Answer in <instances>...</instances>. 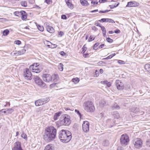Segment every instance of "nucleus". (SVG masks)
Instances as JSON below:
<instances>
[{
    "label": "nucleus",
    "mask_w": 150,
    "mask_h": 150,
    "mask_svg": "<svg viewBox=\"0 0 150 150\" xmlns=\"http://www.w3.org/2000/svg\"><path fill=\"white\" fill-rule=\"evenodd\" d=\"M47 31L50 33H52L54 32V28L52 26L49 25H47L46 27Z\"/></svg>",
    "instance_id": "obj_16"
},
{
    "label": "nucleus",
    "mask_w": 150,
    "mask_h": 150,
    "mask_svg": "<svg viewBox=\"0 0 150 150\" xmlns=\"http://www.w3.org/2000/svg\"><path fill=\"white\" fill-rule=\"evenodd\" d=\"M23 11H16L14 12V14L16 16H20L21 15V13H22V12Z\"/></svg>",
    "instance_id": "obj_33"
},
{
    "label": "nucleus",
    "mask_w": 150,
    "mask_h": 150,
    "mask_svg": "<svg viewBox=\"0 0 150 150\" xmlns=\"http://www.w3.org/2000/svg\"><path fill=\"white\" fill-rule=\"evenodd\" d=\"M3 113L5 114L6 115H7V111L6 110V109H3Z\"/></svg>",
    "instance_id": "obj_63"
},
{
    "label": "nucleus",
    "mask_w": 150,
    "mask_h": 150,
    "mask_svg": "<svg viewBox=\"0 0 150 150\" xmlns=\"http://www.w3.org/2000/svg\"><path fill=\"white\" fill-rule=\"evenodd\" d=\"M85 45H84L83 47L82 48V52L83 53H84L85 51L86 50L87 48L86 47H85Z\"/></svg>",
    "instance_id": "obj_42"
},
{
    "label": "nucleus",
    "mask_w": 150,
    "mask_h": 150,
    "mask_svg": "<svg viewBox=\"0 0 150 150\" xmlns=\"http://www.w3.org/2000/svg\"><path fill=\"white\" fill-rule=\"evenodd\" d=\"M108 22L112 23H115V22L114 21L111 19L108 18Z\"/></svg>",
    "instance_id": "obj_45"
},
{
    "label": "nucleus",
    "mask_w": 150,
    "mask_h": 150,
    "mask_svg": "<svg viewBox=\"0 0 150 150\" xmlns=\"http://www.w3.org/2000/svg\"><path fill=\"white\" fill-rule=\"evenodd\" d=\"M146 144L148 147H150V140H148L146 141Z\"/></svg>",
    "instance_id": "obj_44"
},
{
    "label": "nucleus",
    "mask_w": 150,
    "mask_h": 150,
    "mask_svg": "<svg viewBox=\"0 0 150 150\" xmlns=\"http://www.w3.org/2000/svg\"><path fill=\"white\" fill-rule=\"evenodd\" d=\"M112 58V56L111 55H110L109 56L107 57L103 58V59H111Z\"/></svg>",
    "instance_id": "obj_56"
},
{
    "label": "nucleus",
    "mask_w": 150,
    "mask_h": 150,
    "mask_svg": "<svg viewBox=\"0 0 150 150\" xmlns=\"http://www.w3.org/2000/svg\"><path fill=\"white\" fill-rule=\"evenodd\" d=\"M62 112H59L55 113L54 116V120H57L58 119L59 117L61 115Z\"/></svg>",
    "instance_id": "obj_22"
},
{
    "label": "nucleus",
    "mask_w": 150,
    "mask_h": 150,
    "mask_svg": "<svg viewBox=\"0 0 150 150\" xmlns=\"http://www.w3.org/2000/svg\"><path fill=\"white\" fill-rule=\"evenodd\" d=\"M83 130L85 132L88 131L89 129V123L87 121H84L82 125Z\"/></svg>",
    "instance_id": "obj_12"
},
{
    "label": "nucleus",
    "mask_w": 150,
    "mask_h": 150,
    "mask_svg": "<svg viewBox=\"0 0 150 150\" xmlns=\"http://www.w3.org/2000/svg\"><path fill=\"white\" fill-rule=\"evenodd\" d=\"M6 110L7 111V115L11 114L14 111L13 109L12 108L6 109Z\"/></svg>",
    "instance_id": "obj_24"
},
{
    "label": "nucleus",
    "mask_w": 150,
    "mask_h": 150,
    "mask_svg": "<svg viewBox=\"0 0 150 150\" xmlns=\"http://www.w3.org/2000/svg\"><path fill=\"white\" fill-rule=\"evenodd\" d=\"M23 75L25 79L30 80L32 78V75L28 69L26 68L24 70Z\"/></svg>",
    "instance_id": "obj_8"
},
{
    "label": "nucleus",
    "mask_w": 150,
    "mask_h": 150,
    "mask_svg": "<svg viewBox=\"0 0 150 150\" xmlns=\"http://www.w3.org/2000/svg\"><path fill=\"white\" fill-rule=\"evenodd\" d=\"M75 111L76 113L79 116L80 118H81L82 115L80 113V112H79V111L78 110L76 109L75 110Z\"/></svg>",
    "instance_id": "obj_41"
},
{
    "label": "nucleus",
    "mask_w": 150,
    "mask_h": 150,
    "mask_svg": "<svg viewBox=\"0 0 150 150\" xmlns=\"http://www.w3.org/2000/svg\"><path fill=\"white\" fill-rule=\"evenodd\" d=\"M137 2L135 1L128 2L126 6L127 7H134L137 5Z\"/></svg>",
    "instance_id": "obj_17"
},
{
    "label": "nucleus",
    "mask_w": 150,
    "mask_h": 150,
    "mask_svg": "<svg viewBox=\"0 0 150 150\" xmlns=\"http://www.w3.org/2000/svg\"><path fill=\"white\" fill-rule=\"evenodd\" d=\"M54 78H55L54 79V80L55 81L56 80H57L58 78V75L57 74H54Z\"/></svg>",
    "instance_id": "obj_57"
},
{
    "label": "nucleus",
    "mask_w": 150,
    "mask_h": 150,
    "mask_svg": "<svg viewBox=\"0 0 150 150\" xmlns=\"http://www.w3.org/2000/svg\"><path fill=\"white\" fill-rule=\"evenodd\" d=\"M21 5L24 7H26L27 6V3L25 1H23L21 2Z\"/></svg>",
    "instance_id": "obj_29"
},
{
    "label": "nucleus",
    "mask_w": 150,
    "mask_h": 150,
    "mask_svg": "<svg viewBox=\"0 0 150 150\" xmlns=\"http://www.w3.org/2000/svg\"><path fill=\"white\" fill-rule=\"evenodd\" d=\"M30 69L33 72L39 73L42 70L41 67L38 63H35L30 66Z\"/></svg>",
    "instance_id": "obj_5"
},
{
    "label": "nucleus",
    "mask_w": 150,
    "mask_h": 150,
    "mask_svg": "<svg viewBox=\"0 0 150 150\" xmlns=\"http://www.w3.org/2000/svg\"><path fill=\"white\" fill-rule=\"evenodd\" d=\"M21 136L24 139L27 138V135L25 133H23V134L21 135Z\"/></svg>",
    "instance_id": "obj_53"
},
{
    "label": "nucleus",
    "mask_w": 150,
    "mask_h": 150,
    "mask_svg": "<svg viewBox=\"0 0 150 150\" xmlns=\"http://www.w3.org/2000/svg\"><path fill=\"white\" fill-rule=\"evenodd\" d=\"M61 18L64 19H66L67 18L66 16L64 15H63L61 16Z\"/></svg>",
    "instance_id": "obj_58"
},
{
    "label": "nucleus",
    "mask_w": 150,
    "mask_h": 150,
    "mask_svg": "<svg viewBox=\"0 0 150 150\" xmlns=\"http://www.w3.org/2000/svg\"><path fill=\"white\" fill-rule=\"evenodd\" d=\"M64 109L65 110L67 111L68 110H73V109L72 108H71L69 107H65L64 108Z\"/></svg>",
    "instance_id": "obj_51"
},
{
    "label": "nucleus",
    "mask_w": 150,
    "mask_h": 150,
    "mask_svg": "<svg viewBox=\"0 0 150 150\" xmlns=\"http://www.w3.org/2000/svg\"><path fill=\"white\" fill-rule=\"evenodd\" d=\"M95 38V37L91 35L90 36L88 40V41L89 42H90L92 41Z\"/></svg>",
    "instance_id": "obj_36"
},
{
    "label": "nucleus",
    "mask_w": 150,
    "mask_h": 150,
    "mask_svg": "<svg viewBox=\"0 0 150 150\" xmlns=\"http://www.w3.org/2000/svg\"><path fill=\"white\" fill-rule=\"evenodd\" d=\"M68 6L71 9H73L74 8V6L73 4L70 2V4H67Z\"/></svg>",
    "instance_id": "obj_40"
},
{
    "label": "nucleus",
    "mask_w": 150,
    "mask_h": 150,
    "mask_svg": "<svg viewBox=\"0 0 150 150\" xmlns=\"http://www.w3.org/2000/svg\"><path fill=\"white\" fill-rule=\"evenodd\" d=\"M112 114L113 117L116 119H118L120 116L119 113L117 111H114L112 112Z\"/></svg>",
    "instance_id": "obj_20"
},
{
    "label": "nucleus",
    "mask_w": 150,
    "mask_h": 150,
    "mask_svg": "<svg viewBox=\"0 0 150 150\" xmlns=\"http://www.w3.org/2000/svg\"><path fill=\"white\" fill-rule=\"evenodd\" d=\"M84 109L87 112H92L95 110V108L93 103L91 101H88L84 103Z\"/></svg>",
    "instance_id": "obj_4"
},
{
    "label": "nucleus",
    "mask_w": 150,
    "mask_h": 150,
    "mask_svg": "<svg viewBox=\"0 0 150 150\" xmlns=\"http://www.w3.org/2000/svg\"><path fill=\"white\" fill-rule=\"evenodd\" d=\"M54 148L53 145L52 144H50L47 145L44 150H54Z\"/></svg>",
    "instance_id": "obj_18"
},
{
    "label": "nucleus",
    "mask_w": 150,
    "mask_h": 150,
    "mask_svg": "<svg viewBox=\"0 0 150 150\" xmlns=\"http://www.w3.org/2000/svg\"><path fill=\"white\" fill-rule=\"evenodd\" d=\"M95 25L97 26H99L101 28V27H102L103 26H102L100 24V23H96L95 24Z\"/></svg>",
    "instance_id": "obj_62"
},
{
    "label": "nucleus",
    "mask_w": 150,
    "mask_h": 150,
    "mask_svg": "<svg viewBox=\"0 0 150 150\" xmlns=\"http://www.w3.org/2000/svg\"><path fill=\"white\" fill-rule=\"evenodd\" d=\"M129 141V137L126 134H123L122 135L120 138V143L122 145H127Z\"/></svg>",
    "instance_id": "obj_7"
},
{
    "label": "nucleus",
    "mask_w": 150,
    "mask_h": 150,
    "mask_svg": "<svg viewBox=\"0 0 150 150\" xmlns=\"http://www.w3.org/2000/svg\"><path fill=\"white\" fill-rule=\"evenodd\" d=\"M134 146L136 148L139 149L142 147V141L139 138H137L134 140Z\"/></svg>",
    "instance_id": "obj_10"
},
{
    "label": "nucleus",
    "mask_w": 150,
    "mask_h": 150,
    "mask_svg": "<svg viewBox=\"0 0 150 150\" xmlns=\"http://www.w3.org/2000/svg\"><path fill=\"white\" fill-rule=\"evenodd\" d=\"M105 45L104 44H101L99 47V48L100 49H101Z\"/></svg>",
    "instance_id": "obj_64"
},
{
    "label": "nucleus",
    "mask_w": 150,
    "mask_h": 150,
    "mask_svg": "<svg viewBox=\"0 0 150 150\" xmlns=\"http://www.w3.org/2000/svg\"><path fill=\"white\" fill-rule=\"evenodd\" d=\"M60 54L63 56H64L66 54L63 51H61L60 53Z\"/></svg>",
    "instance_id": "obj_59"
},
{
    "label": "nucleus",
    "mask_w": 150,
    "mask_h": 150,
    "mask_svg": "<svg viewBox=\"0 0 150 150\" xmlns=\"http://www.w3.org/2000/svg\"><path fill=\"white\" fill-rule=\"evenodd\" d=\"M106 40L108 42L110 43H112V42L113 40L111 39L110 38H106Z\"/></svg>",
    "instance_id": "obj_43"
},
{
    "label": "nucleus",
    "mask_w": 150,
    "mask_h": 150,
    "mask_svg": "<svg viewBox=\"0 0 150 150\" xmlns=\"http://www.w3.org/2000/svg\"><path fill=\"white\" fill-rule=\"evenodd\" d=\"M57 130L53 126H50L45 129L43 139L45 141L50 142L55 138Z\"/></svg>",
    "instance_id": "obj_1"
},
{
    "label": "nucleus",
    "mask_w": 150,
    "mask_h": 150,
    "mask_svg": "<svg viewBox=\"0 0 150 150\" xmlns=\"http://www.w3.org/2000/svg\"><path fill=\"white\" fill-rule=\"evenodd\" d=\"M35 83L39 87L43 88L45 87L46 84L39 77L35 76L33 77Z\"/></svg>",
    "instance_id": "obj_6"
},
{
    "label": "nucleus",
    "mask_w": 150,
    "mask_h": 150,
    "mask_svg": "<svg viewBox=\"0 0 150 150\" xmlns=\"http://www.w3.org/2000/svg\"><path fill=\"white\" fill-rule=\"evenodd\" d=\"M119 4V3H118L116 6L115 5V6H113L112 5H110V8L111 9H112V8H114L115 7H117V6H118Z\"/></svg>",
    "instance_id": "obj_52"
},
{
    "label": "nucleus",
    "mask_w": 150,
    "mask_h": 150,
    "mask_svg": "<svg viewBox=\"0 0 150 150\" xmlns=\"http://www.w3.org/2000/svg\"><path fill=\"white\" fill-rule=\"evenodd\" d=\"M99 74V72L98 71L96 70L95 71V74L94 75L95 77H97L98 76Z\"/></svg>",
    "instance_id": "obj_48"
},
{
    "label": "nucleus",
    "mask_w": 150,
    "mask_h": 150,
    "mask_svg": "<svg viewBox=\"0 0 150 150\" xmlns=\"http://www.w3.org/2000/svg\"><path fill=\"white\" fill-rule=\"evenodd\" d=\"M25 50L24 49H23L21 50L18 51L17 54L18 55H22L24 54L25 52Z\"/></svg>",
    "instance_id": "obj_25"
},
{
    "label": "nucleus",
    "mask_w": 150,
    "mask_h": 150,
    "mask_svg": "<svg viewBox=\"0 0 150 150\" xmlns=\"http://www.w3.org/2000/svg\"><path fill=\"white\" fill-rule=\"evenodd\" d=\"M59 138L63 142H68L72 138L71 133L68 130L62 129L60 131Z\"/></svg>",
    "instance_id": "obj_2"
},
{
    "label": "nucleus",
    "mask_w": 150,
    "mask_h": 150,
    "mask_svg": "<svg viewBox=\"0 0 150 150\" xmlns=\"http://www.w3.org/2000/svg\"><path fill=\"white\" fill-rule=\"evenodd\" d=\"M49 100L48 98L39 99L36 101L35 103L36 106L42 105L47 103L49 101Z\"/></svg>",
    "instance_id": "obj_9"
},
{
    "label": "nucleus",
    "mask_w": 150,
    "mask_h": 150,
    "mask_svg": "<svg viewBox=\"0 0 150 150\" xmlns=\"http://www.w3.org/2000/svg\"><path fill=\"white\" fill-rule=\"evenodd\" d=\"M110 10H106L105 11H99V13H105L110 11Z\"/></svg>",
    "instance_id": "obj_49"
},
{
    "label": "nucleus",
    "mask_w": 150,
    "mask_h": 150,
    "mask_svg": "<svg viewBox=\"0 0 150 150\" xmlns=\"http://www.w3.org/2000/svg\"><path fill=\"white\" fill-rule=\"evenodd\" d=\"M103 82L104 83L106 84L108 87H110L111 86V83L110 82H108L107 81H105Z\"/></svg>",
    "instance_id": "obj_35"
},
{
    "label": "nucleus",
    "mask_w": 150,
    "mask_h": 150,
    "mask_svg": "<svg viewBox=\"0 0 150 150\" xmlns=\"http://www.w3.org/2000/svg\"><path fill=\"white\" fill-rule=\"evenodd\" d=\"M9 31L8 30L6 29L4 30L3 32V34L4 36L7 35L9 33Z\"/></svg>",
    "instance_id": "obj_32"
},
{
    "label": "nucleus",
    "mask_w": 150,
    "mask_h": 150,
    "mask_svg": "<svg viewBox=\"0 0 150 150\" xmlns=\"http://www.w3.org/2000/svg\"><path fill=\"white\" fill-rule=\"evenodd\" d=\"M144 67L145 69L150 73V64H145Z\"/></svg>",
    "instance_id": "obj_23"
},
{
    "label": "nucleus",
    "mask_w": 150,
    "mask_h": 150,
    "mask_svg": "<svg viewBox=\"0 0 150 150\" xmlns=\"http://www.w3.org/2000/svg\"><path fill=\"white\" fill-rule=\"evenodd\" d=\"M14 43L15 44L18 45H20L21 43V41L19 40H16Z\"/></svg>",
    "instance_id": "obj_54"
},
{
    "label": "nucleus",
    "mask_w": 150,
    "mask_h": 150,
    "mask_svg": "<svg viewBox=\"0 0 150 150\" xmlns=\"http://www.w3.org/2000/svg\"><path fill=\"white\" fill-rule=\"evenodd\" d=\"M130 111L135 113H138L140 115H143L144 113V112H140L139 109L138 108L133 107L130 109Z\"/></svg>",
    "instance_id": "obj_14"
},
{
    "label": "nucleus",
    "mask_w": 150,
    "mask_h": 150,
    "mask_svg": "<svg viewBox=\"0 0 150 150\" xmlns=\"http://www.w3.org/2000/svg\"><path fill=\"white\" fill-rule=\"evenodd\" d=\"M105 104V102L104 100H101L99 103V105L100 107H103Z\"/></svg>",
    "instance_id": "obj_30"
},
{
    "label": "nucleus",
    "mask_w": 150,
    "mask_h": 150,
    "mask_svg": "<svg viewBox=\"0 0 150 150\" xmlns=\"http://www.w3.org/2000/svg\"><path fill=\"white\" fill-rule=\"evenodd\" d=\"M89 54L87 53H83V56L85 58H87L89 57Z\"/></svg>",
    "instance_id": "obj_47"
},
{
    "label": "nucleus",
    "mask_w": 150,
    "mask_h": 150,
    "mask_svg": "<svg viewBox=\"0 0 150 150\" xmlns=\"http://www.w3.org/2000/svg\"><path fill=\"white\" fill-rule=\"evenodd\" d=\"M98 3L97 1H92L91 3V6H96V5Z\"/></svg>",
    "instance_id": "obj_37"
},
{
    "label": "nucleus",
    "mask_w": 150,
    "mask_h": 150,
    "mask_svg": "<svg viewBox=\"0 0 150 150\" xmlns=\"http://www.w3.org/2000/svg\"><path fill=\"white\" fill-rule=\"evenodd\" d=\"M57 84V83H52L50 84V88H54Z\"/></svg>",
    "instance_id": "obj_50"
},
{
    "label": "nucleus",
    "mask_w": 150,
    "mask_h": 150,
    "mask_svg": "<svg viewBox=\"0 0 150 150\" xmlns=\"http://www.w3.org/2000/svg\"><path fill=\"white\" fill-rule=\"evenodd\" d=\"M37 26L39 30L42 32L43 31L44 28L43 26H41L40 25H38Z\"/></svg>",
    "instance_id": "obj_34"
},
{
    "label": "nucleus",
    "mask_w": 150,
    "mask_h": 150,
    "mask_svg": "<svg viewBox=\"0 0 150 150\" xmlns=\"http://www.w3.org/2000/svg\"><path fill=\"white\" fill-rule=\"evenodd\" d=\"M72 81L74 82L75 84L78 83L79 81V79L78 78H74L72 79Z\"/></svg>",
    "instance_id": "obj_26"
},
{
    "label": "nucleus",
    "mask_w": 150,
    "mask_h": 150,
    "mask_svg": "<svg viewBox=\"0 0 150 150\" xmlns=\"http://www.w3.org/2000/svg\"><path fill=\"white\" fill-rule=\"evenodd\" d=\"M99 43H96L93 46V49L95 50H96L97 49H96L98 46L99 45Z\"/></svg>",
    "instance_id": "obj_46"
},
{
    "label": "nucleus",
    "mask_w": 150,
    "mask_h": 150,
    "mask_svg": "<svg viewBox=\"0 0 150 150\" xmlns=\"http://www.w3.org/2000/svg\"><path fill=\"white\" fill-rule=\"evenodd\" d=\"M70 117L67 115H62L59 119V123L61 125L68 126L70 124Z\"/></svg>",
    "instance_id": "obj_3"
},
{
    "label": "nucleus",
    "mask_w": 150,
    "mask_h": 150,
    "mask_svg": "<svg viewBox=\"0 0 150 150\" xmlns=\"http://www.w3.org/2000/svg\"><path fill=\"white\" fill-rule=\"evenodd\" d=\"M120 32V30L119 29H117L115 30L114 31V33H119Z\"/></svg>",
    "instance_id": "obj_61"
},
{
    "label": "nucleus",
    "mask_w": 150,
    "mask_h": 150,
    "mask_svg": "<svg viewBox=\"0 0 150 150\" xmlns=\"http://www.w3.org/2000/svg\"><path fill=\"white\" fill-rule=\"evenodd\" d=\"M118 63L120 64H125V62L124 61L121 60H118Z\"/></svg>",
    "instance_id": "obj_55"
},
{
    "label": "nucleus",
    "mask_w": 150,
    "mask_h": 150,
    "mask_svg": "<svg viewBox=\"0 0 150 150\" xmlns=\"http://www.w3.org/2000/svg\"><path fill=\"white\" fill-rule=\"evenodd\" d=\"M99 21H102L103 22H108V18H102L101 20H99Z\"/></svg>",
    "instance_id": "obj_39"
},
{
    "label": "nucleus",
    "mask_w": 150,
    "mask_h": 150,
    "mask_svg": "<svg viewBox=\"0 0 150 150\" xmlns=\"http://www.w3.org/2000/svg\"><path fill=\"white\" fill-rule=\"evenodd\" d=\"M103 145L105 146H107L109 144V142L108 140L105 141L103 143Z\"/></svg>",
    "instance_id": "obj_38"
},
{
    "label": "nucleus",
    "mask_w": 150,
    "mask_h": 150,
    "mask_svg": "<svg viewBox=\"0 0 150 150\" xmlns=\"http://www.w3.org/2000/svg\"><path fill=\"white\" fill-rule=\"evenodd\" d=\"M101 29L103 31V36L105 37L106 35V31L105 27L104 26L101 27Z\"/></svg>",
    "instance_id": "obj_31"
},
{
    "label": "nucleus",
    "mask_w": 150,
    "mask_h": 150,
    "mask_svg": "<svg viewBox=\"0 0 150 150\" xmlns=\"http://www.w3.org/2000/svg\"><path fill=\"white\" fill-rule=\"evenodd\" d=\"M43 80L46 82H49L52 79L51 76L48 74H44L42 76Z\"/></svg>",
    "instance_id": "obj_11"
},
{
    "label": "nucleus",
    "mask_w": 150,
    "mask_h": 150,
    "mask_svg": "<svg viewBox=\"0 0 150 150\" xmlns=\"http://www.w3.org/2000/svg\"><path fill=\"white\" fill-rule=\"evenodd\" d=\"M51 2V0H45V2L48 4H50Z\"/></svg>",
    "instance_id": "obj_60"
},
{
    "label": "nucleus",
    "mask_w": 150,
    "mask_h": 150,
    "mask_svg": "<svg viewBox=\"0 0 150 150\" xmlns=\"http://www.w3.org/2000/svg\"><path fill=\"white\" fill-rule=\"evenodd\" d=\"M81 4L83 6H86L89 5V4L86 0H80Z\"/></svg>",
    "instance_id": "obj_21"
},
{
    "label": "nucleus",
    "mask_w": 150,
    "mask_h": 150,
    "mask_svg": "<svg viewBox=\"0 0 150 150\" xmlns=\"http://www.w3.org/2000/svg\"><path fill=\"white\" fill-rule=\"evenodd\" d=\"M116 86L118 90H121L124 88L123 85L120 80H116Z\"/></svg>",
    "instance_id": "obj_15"
},
{
    "label": "nucleus",
    "mask_w": 150,
    "mask_h": 150,
    "mask_svg": "<svg viewBox=\"0 0 150 150\" xmlns=\"http://www.w3.org/2000/svg\"><path fill=\"white\" fill-rule=\"evenodd\" d=\"M12 150H23L21 146V142L18 141L16 142L14 144Z\"/></svg>",
    "instance_id": "obj_13"
},
{
    "label": "nucleus",
    "mask_w": 150,
    "mask_h": 150,
    "mask_svg": "<svg viewBox=\"0 0 150 150\" xmlns=\"http://www.w3.org/2000/svg\"><path fill=\"white\" fill-rule=\"evenodd\" d=\"M63 65L62 63H60L58 66V69L60 71H62L63 69Z\"/></svg>",
    "instance_id": "obj_27"
},
{
    "label": "nucleus",
    "mask_w": 150,
    "mask_h": 150,
    "mask_svg": "<svg viewBox=\"0 0 150 150\" xmlns=\"http://www.w3.org/2000/svg\"><path fill=\"white\" fill-rule=\"evenodd\" d=\"M112 108L113 109H120V107L116 103H114L113 105L112 106Z\"/></svg>",
    "instance_id": "obj_28"
},
{
    "label": "nucleus",
    "mask_w": 150,
    "mask_h": 150,
    "mask_svg": "<svg viewBox=\"0 0 150 150\" xmlns=\"http://www.w3.org/2000/svg\"><path fill=\"white\" fill-rule=\"evenodd\" d=\"M21 13V19L22 20H24L27 19V14L26 12L23 11Z\"/></svg>",
    "instance_id": "obj_19"
}]
</instances>
